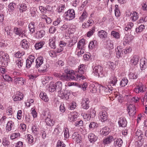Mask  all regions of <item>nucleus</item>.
Listing matches in <instances>:
<instances>
[{"label":"nucleus","mask_w":147,"mask_h":147,"mask_svg":"<svg viewBox=\"0 0 147 147\" xmlns=\"http://www.w3.org/2000/svg\"><path fill=\"white\" fill-rule=\"evenodd\" d=\"M2 143L3 146L8 147L10 144V142L6 138H4L3 139Z\"/></svg>","instance_id":"obj_49"},{"label":"nucleus","mask_w":147,"mask_h":147,"mask_svg":"<svg viewBox=\"0 0 147 147\" xmlns=\"http://www.w3.org/2000/svg\"><path fill=\"white\" fill-rule=\"evenodd\" d=\"M51 115L48 114L45 119V121L47 125L51 127L53 126L54 124V121H53V119H51Z\"/></svg>","instance_id":"obj_10"},{"label":"nucleus","mask_w":147,"mask_h":147,"mask_svg":"<svg viewBox=\"0 0 147 147\" xmlns=\"http://www.w3.org/2000/svg\"><path fill=\"white\" fill-rule=\"evenodd\" d=\"M122 50L123 53L124 54H125L131 52V48L129 47L128 48H126L125 49H123Z\"/></svg>","instance_id":"obj_60"},{"label":"nucleus","mask_w":147,"mask_h":147,"mask_svg":"<svg viewBox=\"0 0 147 147\" xmlns=\"http://www.w3.org/2000/svg\"><path fill=\"white\" fill-rule=\"evenodd\" d=\"M40 98L45 102L48 101L49 99L46 94L43 92H41L39 95Z\"/></svg>","instance_id":"obj_23"},{"label":"nucleus","mask_w":147,"mask_h":147,"mask_svg":"<svg viewBox=\"0 0 147 147\" xmlns=\"http://www.w3.org/2000/svg\"><path fill=\"white\" fill-rule=\"evenodd\" d=\"M20 136V134L19 133H13L11 135L10 138L11 139L13 140L19 137Z\"/></svg>","instance_id":"obj_43"},{"label":"nucleus","mask_w":147,"mask_h":147,"mask_svg":"<svg viewBox=\"0 0 147 147\" xmlns=\"http://www.w3.org/2000/svg\"><path fill=\"white\" fill-rule=\"evenodd\" d=\"M117 80L115 76H112L110 79L109 82L110 83L112 84L113 86H115L117 83Z\"/></svg>","instance_id":"obj_35"},{"label":"nucleus","mask_w":147,"mask_h":147,"mask_svg":"<svg viewBox=\"0 0 147 147\" xmlns=\"http://www.w3.org/2000/svg\"><path fill=\"white\" fill-rule=\"evenodd\" d=\"M65 145L63 142L59 140L57 142L56 147H65Z\"/></svg>","instance_id":"obj_54"},{"label":"nucleus","mask_w":147,"mask_h":147,"mask_svg":"<svg viewBox=\"0 0 147 147\" xmlns=\"http://www.w3.org/2000/svg\"><path fill=\"white\" fill-rule=\"evenodd\" d=\"M0 57L2 60L4 61H7L9 60L8 55L3 51H1L0 52Z\"/></svg>","instance_id":"obj_13"},{"label":"nucleus","mask_w":147,"mask_h":147,"mask_svg":"<svg viewBox=\"0 0 147 147\" xmlns=\"http://www.w3.org/2000/svg\"><path fill=\"white\" fill-rule=\"evenodd\" d=\"M128 83V80L126 78H124L120 82V85L122 87L125 86Z\"/></svg>","instance_id":"obj_32"},{"label":"nucleus","mask_w":147,"mask_h":147,"mask_svg":"<svg viewBox=\"0 0 147 147\" xmlns=\"http://www.w3.org/2000/svg\"><path fill=\"white\" fill-rule=\"evenodd\" d=\"M123 143V141L121 138L117 139L115 142V147H120Z\"/></svg>","instance_id":"obj_34"},{"label":"nucleus","mask_w":147,"mask_h":147,"mask_svg":"<svg viewBox=\"0 0 147 147\" xmlns=\"http://www.w3.org/2000/svg\"><path fill=\"white\" fill-rule=\"evenodd\" d=\"M49 54L51 57H55L57 56L56 52L53 50H51L49 52Z\"/></svg>","instance_id":"obj_58"},{"label":"nucleus","mask_w":147,"mask_h":147,"mask_svg":"<svg viewBox=\"0 0 147 147\" xmlns=\"http://www.w3.org/2000/svg\"><path fill=\"white\" fill-rule=\"evenodd\" d=\"M138 14L136 12H134L132 13L131 19L133 22L136 21L138 18Z\"/></svg>","instance_id":"obj_29"},{"label":"nucleus","mask_w":147,"mask_h":147,"mask_svg":"<svg viewBox=\"0 0 147 147\" xmlns=\"http://www.w3.org/2000/svg\"><path fill=\"white\" fill-rule=\"evenodd\" d=\"M99 116L100 120L102 122L106 121L108 118V114L105 110H102L99 113Z\"/></svg>","instance_id":"obj_6"},{"label":"nucleus","mask_w":147,"mask_h":147,"mask_svg":"<svg viewBox=\"0 0 147 147\" xmlns=\"http://www.w3.org/2000/svg\"><path fill=\"white\" fill-rule=\"evenodd\" d=\"M107 45L111 49H113L114 48L113 43L110 40L107 42Z\"/></svg>","instance_id":"obj_64"},{"label":"nucleus","mask_w":147,"mask_h":147,"mask_svg":"<svg viewBox=\"0 0 147 147\" xmlns=\"http://www.w3.org/2000/svg\"><path fill=\"white\" fill-rule=\"evenodd\" d=\"M54 74L55 77L59 78L60 79L63 81L65 80V75L58 73H55Z\"/></svg>","instance_id":"obj_36"},{"label":"nucleus","mask_w":147,"mask_h":147,"mask_svg":"<svg viewBox=\"0 0 147 147\" xmlns=\"http://www.w3.org/2000/svg\"><path fill=\"white\" fill-rule=\"evenodd\" d=\"M133 26L134 24L132 22H130L128 23L125 28V29L126 31H128V30H130Z\"/></svg>","instance_id":"obj_48"},{"label":"nucleus","mask_w":147,"mask_h":147,"mask_svg":"<svg viewBox=\"0 0 147 147\" xmlns=\"http://www.w3.org/2000/svg\"><path fill=\"white\" fill-rule=\"evenodd\" d=\"M108 129V128L107 127H104L100 130V133L105 136L107 135L109 133V132Z\"/></svg>","instance_id":"obj_31"},{"label":"nucleus","mask_w":147,"mask_h":147,"mask_svg":"<svg viewBox=\"0 0 147 147\" xmlns=\"http://www.w3.org/2000/svg\"><path fill=\"white\" fill-rule=\"evenodd\" d=\"M78 113L76 112L71 113L69 117L70 121H76V118L78 117Z\"/></svg>","instance_id":"obj_17"},{"label":"nucleus","mask_w":147,"mask_h":147,"mask_svg":"<svg viewBox=\"0 0 147 147\" xmlns=\"http://www.w3.org/2000/svg\"><path fill=\"white\" fill-rule=\"evenodd\" d=\"M98 36L101 39H105L107 37V33L104 30L98 31Z\"/></svg>","instance_id":"obj_14"},{"label":"nucleus","mask_w":147,"mask_h":147,"mask_svg":"<svg viewBox=\"0 0 147 147\" xmlns=\"http://www.w3.org/2000/svg\"><path fill=\"white\" fill-rule=\"evenodd\" d=\"M64 98H65L66 100H67L69 98V96L70 95V93L67 90H64Z\"/></svg>","instance_id":"obj_57"},{"label":"nucleus","mask_w":147,"mask_h":147,"mask_svg":"<svg viewBox=\"0 0 147 147\" xmlns=\"http://www.w3.org/2000/svg\"><path fill=\"white\" fill-rule=\"evenodd\" d=\"M89 141L91 143H94L95 142L97 138V137L93 133L90 134L88 136Z\"/></svg>","instance_id":"obj_18"},{"label":"nucleus","mask_w":147,"mask_h":147,"mask_svg":"<svg viewBox=\"0 0 147 147\" xmlns=\"http://www.w3.org/2000/svg\"><path fill=\"white\" fill-rule=\"evenodd\" d=\"M14 125V123L12 121H8L6 127V130L7 131H9L11 130L12 127Z\"/></svg>","instance_id":"obj_26"},{"label":"nucleus","mask_w":147,"mask_h":147,"mask_svg":"<svg viewBox=\"0 0 147 147\" xmlns=\"http://www.w3.org/2000/svg\"><path fill=\"white\" fill-rule=\"evenodd\" d=\"M138 56L135 55L131 59L130 61L134 65H136L138 62Z\"/></svg>","instance_id":"obj_30"},{"label":"nucleus","mask_w":147,"mask_h":147,"mask_svg":"<svg viewBox=\"0 0 147 147\" xmlns=\"http://www.w3.org/2000/svg\"><path fill=\"white\" fill-rule=\"evenodd\" d=\"M113 137L112 136H108L107 138L104 140L103 144H109L113 141Z\"/></svg>","instance_id":"obj_22"},{"label":"nucleus","mask_w":147,"mask_h":147,"mask_svg":"<svg viewBox=\"0 0 147 147\" xmlns=\"http://www.w3.org/2000/svg\"><path fill=\"white\" fill-rule=\"evenodd\" d=\"M85 67L86 66L83 64L80 65L78 67V69L77 71V72L80 75H82L83 74L85 70Z\"/></svg>","instance_id":"obj_19"},{"label":"nucleus","mask_w":147,"mask_h":147,"mask_svg":"<svg viewBox=\"0 0 147 147\" xmlns=\"http://www.w3.org/2000/svg\"><path fill=\"white\" fill-rule=\"evenodd\" d=\"M16 4L14 3H10L9 5L8 10L9 12H12L16 7Z\"/></svg>","instance_id":"obj_40"},{"label":"nucleus","mask_w":147,"mask_h":147,"mask_svg":"<svg viewBox=\"0 0 147 147\" xmlns=\"http://www.w3.org/2000/svg\"><path fill=\"white\" fill-rule=\"evenodd\" d=\"M26 136L27 141H28V143L30 144L34 142V138L33 136L30 134L27 135Z\"/></svg>","instance_id":"obj_39"},{"label":"nucleus","mask_w":147,"mask_h":147,"mask_svg":"<svg viewBox=\"0 0 147 147\" xmlns=\"http://www.w3.org/2000/svg\"><path fill=\"white\" fill-rule=\"evenodd\" d=\"M96 41L94 40V41H92L90 42L89 44L88 47L89 49H92L94 48L95 46L96 45Z\"/></svg>","instance_id":"obj_53"},{"label":"nucleus","mask_w":147,"mask_h":147,"mask_svg":"<svg viewBox=\"0 0 147 147\" xmlns=\"http://www.w3.org/2000/svg\"><path fill=\"white\" fill-rule=\"evenodd\" d=\"M45 44V42L44 41H40L38 43H37L35 45V48L36 50L39 49L42 47Z\"/></svg>","instance_id":"obj_28"},{"label":"nucleus","mask_w":147,"mask_h":147,"mask_svg":"<svg viewBox=\"0 0 147 147\" xmlns=\"http://www.w3.org/2000/svg\"><path fill=\"white\" fill-rule=\"evenodd\" d=\"M16 65L19 68H20L23 65V60L20 58H18L16 62Z\"/></svg>","instance_id":"obj_38"},{"label":"nucleus","mask_w":147,"mask_h":147,"mask_svg":"<svg viewBox=\"0 0 147 147\" xmlns=\"http://www.w3.org/2000/svg\"><path fill=\"white\" fill-rule=\"evenodd\" d=\"M128 110V113L130 116H133L135 115L136 108L135 105L133 104L130 105L127 107Z\"/></svg>","instance_id":"obj_7"},{"label":"nucleus","mask_w":147,"mask_h":147,"mask_svg":"<svg viewBox=\"0 0 147 147\" xmlns=\"http://www.w3.org/2000/svg\"><path fill=\"white\" fill-rule=\"evenodd\" d=\"M146 61V59L144 58L140 60V66L141 70H144L146 68L147 65Z\"/></svg>","instance_id":"obj_16"},{"label":"nucleus","mask_w":147,"mask_h":147,"mask_svg":"<svg viewBox=\"0 0 147 147\" xmlns=\"http://www.w3.org/2000/svg\"><path fill=\"white\" fill-rule=\"evenodd\" d=\"M96 112L94 109L90 111V113L89 114L90 118H94L96 116Z\"/></svg>","instance_id":"obj_61"},{"label":"nucleus","mask_w":147,"mask_h":147,"mask_svg":"<svg viewBox=\"0 0 147 147\" xmlns=\"http://www.w3.org/2000/svg\"><path fill=\"white\" fill-rule=\"evenodd\" d=\"M142 131L140 130H138L136 132V136H137L138 138H140L141 140L142 139Z\"/></svg>","instance_id":"obj_59"},{"label":"nucleus","mask_w":147,"mask_h":147,"mask_svg":"<svg viewBox=\"0 0 147 147\" xmlns=\"http://www.w3.org/2000/svg\"><path fill=\"white\" fill-rule=\"evenodd\" d=\"M94 72L96 76L102 77L103 76V69L102 67L100 65L95 66L93 68Z\"/></svg>","instance_id":"obj_2"},{"label":"nucleus","mask_w":147,"mask_h":147,"mask_svg":"<svg viewBox=\"0 0 147 147\" xmlns=\"http://www.w3.org/2000/svg\"><path fill=\"white\" fill-rule=\"evenodd\" d=\"M144 26L143 25H140L138 28L136 29L137 32H142L144 29Z\"/></svg>","instance_id":"obj_56"},{"label":"nucleus","mask_w":147,"mask_h":147,"mask_svg":"<svg viewBox=\"0 0 147 147\" xmlns=\"http://www.w3.org/2000/svg\"><path fill=\"white\" fill-rule=\"evenodd\" d=\"M55 85L54 84H52V83L50 84V86L49 87V91L51 92H53L55 90H56V89L55 88V86H54Z\"/></svg>","instance_id":"obj_50"},{"label":"nucleus","mask_w":147,"mask_h":147,"mask_svg":"<svg viewBox=\"0 0 147 147\" xmlns=\"http://www.w3.org/2000/svg\"><path fill=\"white\" fill-rule=\"evenodd\" d=\"M97 127L96 123L94 122H91L89 125V127L90 128H94Z\"/></svg>","instance_id":"obj_63"},{"label":"nucleus","mask_w":147,"mask_h":147,"mask_svg":"<svg viewBox=\"0 0 147 147\" xmlns=\"http://www.w3.org/2000/svg\"><path fill=\"white\" fill-rule=\"evenodd\" d=\"M38 37L39 38H41L43 37L45 34V32L44 30H40L38 32Z\"/></svg>","instance_id":"obj_55"},{"label":"nucleus","mask_w":147,"mask_h":147,"mask_svg":"<svg viewBox=\"0 0 147 147\" xmlns=\"http://www.w3.org/2000/svg\"><path fill=\"white\" fill-rule=\"evenodd\" d=\"M14 31L15 34L19 36L22 35V36L24 34L23 31L20 28L15 27L14 28Z\"/></svg>","instance_id":"obj_25"},{"label":"nucleus","mask_w":147,"mask_h":147,"mask_svg":"<svg viewBox=\"0 0 147 147\" xmlns=\"http://www.w3.org/2000/svg\"><path fill=\"white\" fill-rule=\"evenodd\" d=\"M118 124L120 127H125L127 125V122L126 119L124 117H121L119 119Z\"/></svg>","instance_id":"obj_12"},{"label":"nucleus","mask_w":147,"mask_h":147,"mask_svg":"<svg viewBox=\"0 0 147 147\" xmlns=\"http://www.w3.org/2000/svg\"><path fill=\"white\" fill-rule=\"evenodd\" d=\"M111 35L113 36L116 38H119V33L114 31H112L111 33Z\"/></svg>","instance_id":"obj_62"},{"label":"nucleus","mask_w":147,"mask_h":147,"mask_svg":"<svg viewBox=\"0 0 147 147\" xmlns=\"http://www.w3.org/2000/svg\"><path fill=\"white\" fill-rule=\"evenodd\" d=\"M72 138L75 142L77 143H80L81 141V136L77 132H75L72 135Z\"/></svg>","instance_id":"obj_9"},{"label":"nucleus","mask_w":147,"mask_h":147,"mask_svg":"<svg viewBox=\"0 0 147 147\" xmlns=\"http://www.w3.org/2000/svg\"><path fill=\"white\" fill-rule=\"evenodd\" d=\"M61 131V130L59 128V126H57V127L55 129L53 132V134L55 136H57L59 134Z\"/></svg>","instance_id":"obj_42"},{"label":"nucleus","mask_w":147,"mask_h":147,"mask_svg":"<svg viewBox=\"0 0 147 147\" xmlns=\"http://www.w3.org/2000/svg\"><path fill=\"white\" fill-rule=\"evenodd\" d=\"M20 6L19 9L20 12H23L25 11L27 9L26 5L25 4H21Z\"/></svg>","instance_id":"obj_37"},{"label":"nucleus","mask_w":147,"mask_h":147,"mask_svg":"<svg viewBox=\"0 0 147 147\" xmlns=\"http://www.w3.org/2000/svg\"><path fill=\"white\" fill-rule=\"evenodd\" d=\"M28 28L30 32L32 33L34 32L35 31L34 23L32 22L30 23L29 24Z\"/></svg>","instance_id":"obj_46"},{"label":"nucleus","mask_w":147,"mask_h":147,"mask_svg":"<svg viewBox=\"0 0 147 147\" xmlns=\"http://www.w3.org/2000/svg\"><path fill=\"white\" fill-rule=\"evenodd\" d=\"M49 45L50 47L53 49H55L56 47L55 38L54 37L51 38L49 39Z\"/></svg>","instance_id":"obj_20"},{"label":"nucleus","mask_w":147,"mask_h":147,"mask_svg":"<svg viewBox=\"0 0 147 147\" xmlns=\"http://www.w3.org/2000/svg\"><path fill=\"white\" fill-rule=\"evenodd\" d=\"M143 85H139L137 87L135 88L134 91L137 93H139L140 92H143L144 91L143 90V88L142 86Z\"/></svg>","instance_id":"obj_33"},{"label":"nucleus","mask_w":147,"mask_h":147,"mask_svg":"<svg viewBox=\"0 0 147 147\" xmlns=\"http://www.w3.org/2000/svg\"><path fill=\"white\" fill-rule=\"evenodd\" d=\"M19 95L20 97L19 96H17L14 98L13 100L14 101H16L18 100H20L23 98V95L22 93H20V94H19Z\"/></svg>","instance_id":"obj_51"},{"label":"nucleus","mask_w":147,"mask_h":147,"mask_svg":"<svg viewBox=\"0 0 147 147\" xmlns=\"http://www.w3.org/2000/svg\"><path fill=\"white\" fill-rule=\"evenodd\" d=\"M78 38L76 36L74 37L70 38L68 40L67 45L68 47H71L74 45L77 42Z\"/></svg>","instance_id":"obj_11"},{"label":"nucleus","mask_w":147,"mask_h":147,"mask_svg":"<svg viewBox=\"0 0 147 147\" xmlns=\"http://www.w3.org/2000/svg\"><path fill=\"white\" fill-rule=\"evenodd\" d=\"M95 26L93 27L91 29L87 32V36L89 37L92 36L95 32Z\"/></svg>","instance_id":"obj_44"},{"label":"nucleus","mask_w":147,"mask_h":147,"mask_svg":"<svg viewBox=\"0 0 147 147\" xmlns=\"http://www.w3.org/2000/svg\"><path fill=\"white\" fill-rule=\"evenodd\" d=\"M117 49L118 50L117 51L116 53V55L117 58H119L120 57H122V55L123 54V52H122L121 49L120 50L118 49V47L117 48Z\"/></svg>","instance_id":"obj_52"},{"label":"nucleus","mask_w":147,"mask_h":147,"mask_svg":"<svg viewBox=\"0 0 147 147\" xmlns=\"http://www.w3.org/2000/svg\"><path fill=\"white\" fill-rule=\"evenodd\" d=\"M14 82L16 84L22 85L24 84L25 80L22 77H18L15 76L14 77Z\"/></svg>","instance_id":"obj_8"},{"label":"nucleus","mask_w":147,"mask_h":147,"mask_svg":"<svg viewBox=\"0 0 147 147\" xmlns=\"http://www.w3.org/2000/svg\"><path fill=\"white\" fill-rule=\"evenodd\" d=\"M109 86H108V88H107L103 86H100V91L101 93L104 95L108 94L113 89L112 87H110Z\"/></svg>","instance_id":"obj_5"},{"label":"nucleus","mask_w":147,"mask_h":147,"mask_svg":"<svg viewBox=\"0 0 147 147\" xmlns=\"http://www.w3.org/2000/svg\"><path fill=\"white\" fill-rule=\"evenodd\" d=\"M54 84L56 90H57L58 91L61 90L62 86V84L61 82L60 81L57 82Z\"/></svg>","instance_id":"obj_24"},{"label":"nucleus","mask_w":147,"mask_h":147,"mask_svg":"<svg viewBox=\"0 0 147 147\" xmlns=\"http://www.w3.org/2000/svg\"><path fill=\"white\" fill-rule=\"evenodd\" d=\"M74 10L73 9H71L66 12L64 14V16L67 20H70L73 19L75 17Z\"/></svg>","instance_id":"obj_1"},{"label":"nucleus","mask_w":147,"mask_h":147,"mask_svg":"<svg viewBox=\"0 0 147 147\" xmlns=\"http://www.w3.org/2000/svg\"><path fill=\"white\" fill-rule=\"evenodd\" d=\"M21 45L23 48L27 49L30 45V43L26 40L24 39L21 41Z\"/></svg>","instance_id":"obj_21"},{"label":"nucleus","mask_w":147,"mask_h":147,"mask_svg":"<svg viewBox=\"0 0 147 147\" xmlns=\"http://www.w3.org/2000/svg\"><path fill=\"white\" fill-rule=\"evenodd\" d=\"M49 67V65L47 64H46L42 67V68L39 70L40 72L44 73L46 72L47 71V69Z\"/></svg>","instance_id":"obj_45"},{"label":"nucleus","mask_w":147,"mask_h":147,"mask_svg":"<svg viewBox=\"0 0 147 147\" xmlns=\"http://www.w3.org/2000/svg\"><path fill=\"white\" fill-rule=\"evenodd\" d=\"M35 58V57L33 55H30L29 56L26 62V66L27 68H30L34 63Z\"/></svg>","instance_id":"obj_4"},{"label":"nucleus","mask_w":147,"mask_h":147,"mask_svg":"<svg viewBox=\"0 0 147 147\" xmlns=\"http://www.w3.org/2000/svg\"><path fill=\"white\" fill-rule=\"evenodd\" d=\"M74 71L73 70L71 71H68L67 75H65V80L67 81L70 80H77V77H76V76L77 75H75L76 76V77H75L74 76Z\"/></svg>","instance_id":"obj_3"},{"label":"nucleus","mask_w":147,"mask_h":147,"mask_svg":"<svg viewBox=\"0 0 147 147\" xmlns=\"http://www.w3.org/2000/svg\"><path fill=\"white\" fill-rule=\"evenodd\" d=\"M5 30L7 32V34L9 36L12 35V31L11 30L9 26H7L5 28Z\"/></svg>","instance_id":"obj_47"},{"label":"nucleus","mask_w":147,"mask_h":147,"mask_svg":"<svg viewBox=\"0 0 147 147\" xmlns=\"http://www.w3.org/2000/svg\"><path fill=\"white\" fill-rule=\"evenodd\" d=\"M32 133L35 135H36L39 131V129L36 125L32 126L31 128Z\"/></svg>","instance_id":"obj_27"},{"label":"nucleus","mask_w":147,"mask_h":147,"mask_svg":"<svg viewBox=\"0 0 147 147\" xmlns=\"http://www.w3.org/2000/svg\"><path fill=\"white\" fill-rule=\"evenodd\" d=\"M36 65L35 67L38 68L43 63V58L42 57L40 56L38 57L36 59Z\"/></svg>","instance_id":"obj_15"},{"label":"nucleus","mask_w":147,"mask_h":147,"mask_svg":"<svg viewBox=\"0 0 147 147\" xmlns=\"http://www.w3.org/2000/svg\"><path fill=\"white\" fill-rule=\"evenodd\" d=\"M88 14L86 11H84L81 16L79 18L80 21H83L84 20L86 19L87 17Z\"/></svg>","instance_id":"obj_41"}]
</instances>
